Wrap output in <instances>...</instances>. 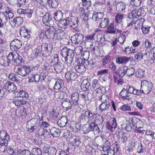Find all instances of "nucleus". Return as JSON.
<instances>
[{
  "mask_svg": "<svg viewBox=\"0 0 155 155\" xmlns=\"http://www.w3.org/2000/svg\"><path fill=\"white\" fill-rule=\"evenodd\" d=\"M78 18L71 16L70 18H67L61 21L58 23V26L60 28L65 29L69 25L75 31H78L79 30L78 28Z\"/></svg>",
  "mask_w": 155,
  "mask_h": 155,
  "instance_id": "1",
  "label": "nucleus"
},
{
  "mask_svg": "<svg viewBox=\"0 0 155 155\" xmlns=\"http://www.w3.org/2000/svg\"><path fill=\"white\" fill-rule=\"evenodd\" d=\"M56 30L53 26L49 25L45 28L42 30L39 35L40 38L46 39L48 38L52 40L54 39L56 35Z\"/></svg>",
  "mask_w": 155,
  "mask_h": 155,
  "instance_id": "2",
  "label": "nucleus"
},
{
  "mask_svg": "<svg viewBox=\"0 0 155 155\" xmlns=\"http://www.w3.org/2000/svg\"><path fill=\"white\" fill-rule=\"evenodd\" d=\"M62 60H64L67 63L70 64L74 57V51L73 50L65 47L62 48L61 51Z\"/></svg>",
  "mask_w": 155,
  "mask_h": 155,
  "instance_id": "3",
  "label": "nucleus"
},
{
  "mask_svg": "<svg viewBox=\"0 0 155 155\" xmlns=\"http://www.w3.org/2000/svg\"><path fill=\"white\" fill-rule=\"evenodd\" d=\"M86 116L89 117V120L92 121L97 125L102 124L104 120V119L102 116L97 114H96L94 112L88 111L86 113Z\"/></svg>",
  "mask_w": 155,
  "mask_h": 155,
  "instance_id": "4",
  "label": "nucleus"
},
{
  "mask_svg": "<svg viewBox=\"0 0 155 155\" xmlns=\"http://www.w3.org/2000/svg\"><path fill=\"white\" fill-rule=\"evenodd\" d=\"M153 87V85L151 82L147 80L142 81L140 91L141 93H148L151 91Z\"/></svg>",
  "mask_w": 155,
  "mask_h": 155,
  "instance_id": "5",
  "label": "nucleus"
},
{
  "mask_svg": "<svg viewBox=\"0 0 155 155\" xmlns=\"http://www.w3.org/2000/svg\"><path fill=\"white\" fill-rule=\"evenodd\" d=\"M144 8L141 7L137 10H132L129 13V16L133 18H138L140 17H143L146 13Z\"/></svg>",
  "mask_w": 155,
  "mask_h": 155,
  "instance_id": "6",
  "label": "nucleus"
},
{
  "mask_svg": "<svg viewBox=\"0 0 155 155\" xmlns=\"http://www.w3.org/2000/svg\"><path fill=\"white\" fill-rule=\"evenodd\" d=\"M117 126L116 118L115 117H113L110 118V122L107 123L106 127L111 132H113L115 130Z\"/></svg>",
  "mask_w": 155,
  "mask_h": 155,
  "instance_id": "7",
  "label": "nucleus"
},
{
  "mask_svg": "<svg viewBox=\"0 0 155 155\" xmlns=\"http://www.w3.org/2000/svg\"><path fill=\"white\" fill-rule=\"evenodd\" d=\"M61 105L65 110L68 111L71 109L73 103L70 99L66 98L61 102Z\"/></svg>",
  "mask_w": 155,
  "mask_h": 155,
  "instance_id": "8",
  "label": "nucleus"
},
{
  "mask_svg": "<svg viewBox=\"0 0 155 155\" xmlns=\"http://www.w3.org/2000/svg\"><path fill=\"white\" fill-rule=\"evenodd\" d=\"M140 51L134 55L135 58L139 61L143 59V56L147 54L146 49L143 47H140Z\"/></svg>",
  "mask_w": 155,
  "mask_h": 155,
  "instance_id": "9",
  "label": "nucleus"
},
{
  "mask_svg": "<svg viewBox=\"0 0 155 155\" xmlns=\"http://www.w3.org/2000/svg\"><path fill=\"white\" fill-rule=\"evenodd\" d=\"M15 57L16 58L14 60V62L16 66L20 67L23 66V68H25V67L28 68L24 65V60L22 58L21 56H19L18 53L16 54Z\"/></svg>",
  "mask_w": 155,
  "mask_h": 155,
  "instance_id": "10",
  "label": "nucleus"
},
{
  "mask_svg": "<svg viewBox=\"0 0 155 155\" xmlns=\"http://www.w3.org/2000/svg\"><path fill=\"white\" fill-rule=\"evenodd\" d=\"M21 45V42L17 39H15L10 43V48L13 51H17L20 48Z\"/></svg>",
  "mask_w": 155,
  "mask_h": 155,
  "instance_id": "11",
  "label": "nucleus"
},
{
  "mask_svg": "<svg viewBox=\"0 0 155 155\" xmlns=\"http://www.w3.org/2000/svg\"><path fill=\"white\" fill-rule=\"evenodd\" d=\"M129 123L137 128H142L143 126L142 121L135 118H131L128 121Z\"/></svg>",
  "mask_w": 155,
  "mask_h": 155,
  "instance_id": "12",
  "label": "nucleus"
},
{
  "mask_svg": "<svg viewBox=\"0 0 155 155\" xmlns=\"http://www.w3.org/2000/svg\"><path fill=\"white\" fill-rule=\"evenodd\" d=\"M84 39L83 35L81 34H75L71 38V41L73 43L76 45L77 44L81 43Z\"/></svg>",
  "mask_w": 155,
  "mask_h": 155,
  "instance_id": "13",
  "label": "nucleus"
},
{
  "mask_svg": "<svg viewBox=\"0 0 155 155\" xmlns=\"http://www.w3.org/2000/svg\"><path fill=\"white\" fill-rule=\"evenodd\" d=\"M128 93L129 94H133L134 95H140L141 93L140 91L136 89H135L133 87L129 85H127L124 86Z\"/></svg>",
  "mask_w": 155,
  "mask_h": 155,
  "instance_id": "14",
  "label": "nucleus"
},
{
  "mask_svg": "<svg viewBox=\"0 0 155 155\" xmlns=\"http://www.w3.org/2000/svg\"><path fill=\"white\" fill-rule=\"evenodd\" d=\"M4 87L8 91L12 92L15 91L16 89V87L14 83H12L10 81H7L5 83Z\"/></svg>",
  "mask_w": 155,
  "mask_h": 155,
  "instance_id": "15",
  "label": "nucleus"
},
{
  "mask_svg": "<svg viewBox=\"0 0 155 155\" xmlns=\"http://www.w3.org/2000/svg\"><path fill=\"white\" fill-rule=\"evenodd\" d=\"M71 101L73 103V106H78L79 105V94L78 92L73 93L71 96Z\"/></svg>",
  "mask_w": 155,
  "mask_h": 155,
  "instance_id": "16",
  "label": "nucleus"
},
{
  "mask_svg": "<svg viewBox=\"0 0 155 155\" xmlns=\"http://www.w3.org/2000/svg\"><path fill=\"white\" fill-rule=\"evenodd\" d=\"M4 15H6L8 18H12L14 16L12 9L7 5H5L2 8Z\"/></svg>",
  "mask_w": 155,
  "mask_h": 155,
  "instance_id": "17",
  "label": "nucleus"
},
{
  "mask_svg": "<svg viewBox=\"0 0 155 155\" xmlns=\"http://www.w3.org/2000/svg\"><path fill=\"white\" fill-rule=\"evenodd\" d=\"M76 63L77 65L78 66V68H80V66L86 68L88 64V61L87 59H85L84 58H79L77 59Z\"/></svg>",
  "mask_w": 155,
  "mask_h": 155,
  "instance_id": "18",
  "label": "nucleus"
},
{
  "mask_svg": "<svg viewBox=\"0 0 155 155\" xmlns=\"http://www.w3.org/2000/svg\"><path fill=\"white\" fill-rule=\"evenodd\" d=\"M15 71L22 76H26L31 71V68H15Z\"/></svg>",
  "mask_w": 155,
  "mask_h": 155,
  "instance_id": "19",
  "label": "nucleus"
},
{
  "mask_svg": "<svg viewBox=\"0 0 155 155\" xmlns=\"http://www.w3.org/2000/svg\"><path fill=\"white\" fill-rule=\"evenodd\" d=\"M0 140L4 141L6 145H8V140L9 139V136L6 131L3 130L0 132Z\"/></svg>",
  "mask_w": 155,
  "mask_h": 155,
  "instance_id": "20",
  "label": "nucleus"
},
{
  "mask_svg": "<svg viewBox=\"0 0 155 155\" xmlns=\"http://www.w3.org/2000/svg\"><path fill=\"white\" fill-rule=\"evenodd\" d=\"M29 33L28 30L25 26H22L20 28V33L21 36L26 38H29L31 37V35L29 34Z\"/></svg>",
  "mask_w": 155,
  "mask_h": 155,
  "instance_id": "21",
  "label": "nucleus"
},
{
  "mask_svg": "<svg viewBox=\"0 0 155 155\" xmlns=\"http://www.w3.org/2000/svg\"><path fill=\"white\" fill-rule=\"evenodd\" d=\"M23 19L21 17L15 18L11 21V24L14 27L19 26L23 22Z\"/></svg>",
  "mask_w": 155,
  "mask_h": 155,
  "instance_id": "22",
  "label": "nucleus"
},
{
  "mask_svg": "<svg viewBox=\"0 0 155 155\" xmlns=\"http://www.w3.org/2000/svg\"><path fill=\"white\" fill-rule=\"evenodd\" d=\"M38 129L39 130L37 131L38 134L41 135V137L42 138L47 139L49 137L50 134L48 131L45 130L43 128L41 127Z\"/></svg>",
  "mask_w": 155,
  "mask_h": 155,
  "instance_id": "23",
  "label": "nucleus"
},
{
  "mask_svg": "<svg viewBox=\"0 0 155 155\" xmlns=\"http://www.w3.org/2000/svg\"><path fill=\"white\" fill-rule=\"evenodd\" d=\"M51 18L50 17V15L48 13L45 14L43 17L42 21L43 23L47 26L51 25Z\"/></svg>",
  "mask_w": 155,
  "mask_h": 155,
  "instance_id": "24",
  "label": "nucleus"
},
{
  "mask_svg": "<svg viewBox=\"0 0 155 155\" xmlns=\"http://www.w3.org/2000/svg\"><path fill=\"white\" fill-rule=\"evenodd\" d=\"M67 118L65 116L61 117L57 122L58 124L60 127H65L67 123Z\"/></svg>",
  "mask_w": 155,
  "mask_h": 155,
  "instance_id": "25",
  "label": "nucleus"
},
{
  "mask_svg": "<svg viewBox=\"0 0 155 155\" xmlns=\"http://www.w3.org/2000/svg\"><path fill=\"white\" fill-rule=\"evenodd\" d=\"M64 82L62 79H57L54 85V89L56 90H60L61 89H62V88L64 87Z\"/></svg>",
  "mask_w": 155,
  "mask_h": 155,
  "instance_id": "26",
  "label": "nucleus"
},
{
  "mask_svg": "<svg viewBox=\"0 0 155 155\" xmlns=\"http://www.w3.org/2000/svg\"><path fill=\"white\" fill-rule=\"evenodd\" d=\"M130 59L125 56L118 57L116 58V63L118 64H125L127 63Z\"/></svg>",
  "mask_w": 155,
  "mask_h": 155,
  "instance_id": "27",
  "label": "nucleus"
},
{
  "mask_svg": "<svg viewBox=\"0 0 155 155\" xmlns=\"http://www.w3.org/2000/svg\"><path fill=\"white\" fill-rule=\"evenodd\" d=\"M87 123H88V125L92 131L95 130L97 132H99V129L98 127L94 122L92 121H89V120H88Z\"/></svg>",
  "mask_w": 155,
  "mask_h": 155,
  "instance_id": "28",
  "label": "nucleus"
},
{
  "mask_svg": "<svg viewBox=\"0 0 155 155\" xmlns=\"http://www.w3.org/2000/svg\"><path fill=\"white\" fill-rule=\"evenodd\" d=\"M90 85V84L88 80L85 79L83 80L81 85V87L82 90L85 91L88 90Z\"/></svg>",
  "mask_w": 155,
  "mask_h": 155,
  "instance_id": "29",
  "label": "nucleus"
},
{
  "mask_svg": "<svg viewBox=\"0 0 155 155\" xmlns=\"http://www.w3.org/2000/svg\"><path fill=\"white\" fill-rule=\"evenodd\" d=\"M110 106L109 102L101 103L99 106V110L101 112L106 111L108 110Z\"/></svg>",
  "mask_w": 155,
  "mask_h": 155,
  "instance_id": "30",
  "label": "nucleus"
},
{
  "mask_svg": "<svg viewBox=\"0 0 155 155\" xmlns=\"http://www.w3.org/2000/svg\"><path fill=\"white\" fill-rule=\"evenodd\" d=\"M51 134L54 137H58L59 136L61 132L60 129L55 127H53L51 130Z\"/></svg>",
  "mask_w": 155,
  "mask_h": 155,
  "instance_id": "31",
  "label": "nucleus"
},
{
  "mask_svg": "<svg viewBox=\"0 0 155 155\" xmlns=\"http://www.w3.org/2000/svg\"><path fill=\"white\" fill-rule=\"evenodd\" d=\"M42 48L46 52L51 53L53 50V47L52 44L50 43L44 44Z\"/></svg>",
  "mask_w": 155,
  "mask_h": 155,
  "instance_id": "32",
  "label": "nucleus"
},
{
  "mask_svg": "<svg viewBox=\"0 0 155 155\" xmlns=\"http://www.w3.org/2000/svg\"><path fill=\"white\" fill-rule=\"evenodd\" d=\"M109 23V20L108 18H104L101 19L100 22L98 27L102 28H105L107 26Z\"/></svg>",
  "mask_w": 155,
  "mask_h": 155,
  "instance_id": "33",
  "label": "nucleus"
},
{
  "mask_svg": "<svg viewBox=\"0 0 155 155\" xmlns=\"http://www.w3.org/2000/svg\"><path fill=\"white\" fill-rule=\"evenodd\" d=\"M67 88L64 87L62 88L61 91H59L58 92L57 97L60 99H63L64 97L66 94Z\"/></svg>",
  "mask_w": 155,
  "mask_h": 155,
  "instance_id": "34",
  "label": "nucleus"
},
{
  "mask_svg": "<svg viewBox=\"0 0 155 155\" xmlns=\"http://www.w3.org/2000/svg\"><path fill=\"white\" fill-rule=\"evenodd\" d=\"M125 51L128 54H130L136 53L137 50V49L132 47H127L125 48Z\"/></svg>",
  "mask_w": 155,
  "mask_h": 155,
  "instance_id": "35",
  "label": "nucleus"
},
{
  "mask_svg": "<svg viewBox=\"0 0 155 155\" xmlns=\"http://www.w3.org/2000/svg\"><path fill=\"white\" fill-rule=\"evenodd\" d=\"M13 103L17 106H19L26 104L28 101L24 99H15L12 101Z\"/></svg>",
  "mask_w": 155,
  "mask_h": 155,
  "instance_id": "36",
  "label": "nucleus"
},
{
  "mask_svg": "<svg viewBox=\"0 0 155 155\" xmlns=\"http://www.w3.org/2000/svg\"><path fill=\"white\" fill-rule=\"evenodd\" d=\"M116 8L117 10L123 12L126 8V4L123 2H120L117 4Z\"/></svg>",
  "mask_w": 155,
  "mask_h": 155,
  "instance_id": "37",
  "label": "nucleus"
},
{
  "mask_svg": "<svg viewBox=\"0 0 155 155\" xmlns=\"http://www.w3.org/2000/svg\"><path fill=\"white\" fill-rule=\"evenodd\" d=\"M145 21L144 19L142 18L137 20L135 23V28L138 29L140 28L141 26H143V23Z\"/></svg>",
  "mask_w": 155,
  "mask_h": 155,
  "instance_id": "38",
  "label": "nucleus"
},
{
  "mask_svg": "<svg viewBox=\"0 0 155 155\" xmlns=\"http://www.w3.org/2000/svg\"><path fill=\"white\" fill-rule=\"evenodd\" d=\"M70 142L76 146H78L80 143L79 137L74 135H73V137L70 140Z\"/></svg>",
  "mask_w": 155,
  "mask_h": 155,
  "instance_id": "39",
  "label": "nucleus"
},
{
  "mask_svg": "<svg viewBox=\"0 0 155 155\" xmlns=\"http://www.w3.org/2000/svg\"><path fill=\"white\" fill-rule=\"evenodd\" d=\"M59 57L58 54H54V56L51 57V58L50 59L49 61L50 63L51 64V67L53 66V64H55L58 61Z\"/></svg>",
  "mask_w": 155,
  "mask_h": 155,
  "instance_id": "40",
  "label": "nucleus"
},
{
  "mask_svg": "<svg viewBox=\"0 0 155 155\" xmlns=\"http://www.w3.org/2000/svg\"><path fill=\"white\" fill-rule=\"evenodd\" d=\"M104 142V144L102 146V147L103 151H106L110 148L111 145L110 142L106 140Z\"/></svg>",
  "mask_w": 155,
  "mask_h": 155,
  "instance_id": "41",
  "label": "nucleus"
},
{
  "mask_svg": "<svg viewBox=\"0 0 155 155\" xmlns=\"http://www.w3.org/2000/svg\"><path fill=\"white\" fill-rule=\"evenodd\" d=\"M120 96L124 99L128 98L130 96L128 93L125 88L124 87L119 94Z\"/></svg>",
  "mask_w": 155,
  "mask_h": 155,
  "instance_id": "42",
  "label": "nucleus"
},
{
  "mask_svg": "<svg viewBox=\"0 0 155 155\" xmlns=\"http://www.w3.org/2000/svg\"><path fill=\"white\" fill-rule=\"evenodd\" d=\"M106 32L108 34H115L116 33V31L115 30L114 26V24L113 23H111L110 24L109 26L107 28V30L106 31Z\"/></svg>",
  "mask_w": 155,
  "mask_h": 155,
  "instance_id": "43",
  "label": "nucleus"
},
{
  "mask_svg": "<svg viewBox=\"0 0 155 155\" xmlns=\"http://www.w3.org/2000/svg\"><path fill=\"white\" fill-rule=\"evenodd\" d=\"M106 138L103 136H97L95 137V141L97 144H101L104 142L106 140Z\"/></svg>",
  "mask_w": 155,
  "mask_h": 155,
  "instance_id": "44",
  "label": "nucleus"
},
{
  "mask_svg": "<svg viewBox=\"0 0 155 155\" xmlns=\"http://www.w3.org/2000/svg\"><path fill=\"white\" fill-rule=\"evenodd\" d=\"M54 18L56 20L59 21L61 20L63 16V13L60 11H58L54 13Z\"/></svg>",
  "mask_w": 155,
  "mask_h": 155,
  "instance_id": "45",
  "label": "nucleus"
},
{
  "mask_svg": "<svg viewBox=\"0 0 155 155\" xmlns=\"http://www.w3.org/2000/svg\"><path fill=\"white\" fill-rule=\"evenodd\" d=\"M64 34L65 32L64 31L61 29H58L56 31V35L57 36L58 39H61Z\"/></svg>",
  "mask_w": 155,
  "mask_h": 155,
  "instance_id": "46",
  "label": "nucleus"
},
{
  "mask_svg": "<svg viewBox=\"0 0 155 155\" xmlns=\"http://www.w3.org/2000/svg\"><path fill=\"white\" fill-rule=\"evenodd\" d=\"M117 68H115V71H117V73L120 76L122 77L125 75L127 71V70L125 68H118L117 70Z\"/></svg>",
  "mask_w": 155,
  "mask_h": 155,
  "instance_id": "47",
  "label": "nucleus"
},
{
  "mask_svg": "<svg viewBox=\"0 0 155 155\" xmlns=\"http://www.w3.org/2000/svg\"><path fill=\"white\" fill-rule=\"evenodd\" d=\"M88 111H91V110H90L87 109L84 111V114H81L79 118L81 122H82L84 123H85L86 122L85 118H87L88 120H89V117L88 116H86V115H85L86 113L88 112Z\"/></svg>",
  "mask_w": 155,
  "mask_h": 155,
  "instance_id": "48",
  "label": "nucleus"
},
{
  "mask_svg": "<svg viewBox=\"0 0 155 155\" xmlns=\"http://www.w3.org/2000/svg\"><path fill=\"white\" fill-rule=\"evenodd\" d=\"M64 137L68 141L70 142V140L73 137V135L71 132L67 130L64 134Z\"/></svg>",
  "mask_w": 155,
  "mask_h": 155,
  "instance_id": "49",
  "label": "nucleus"
},
{
  "mask_svg": "<svg viewBox=\"0 0 155 155\" xmlns=\"http://www.w3.org/2000/svg\"><path fill=\"white\" fill-rule=\"evenodd\" d=\"M143 46L146 48H150L152 47V44L151 42L147 39H145L143 42Z\"/></svg>",
  "mask_w": 155,
  "mask_h": 155,
  "instance_id": "50",
  "label": "nucleus"
},
{
  "mask_svg": "<svg viewBox=\"0 0 155 155\" xmlns=\"http://www.w3.org/2000/svg\"><path fill=\"white\" fill-rule=\"evenodd\" d=\"M37 124V120L35 118H33L29 120L27 122L26 125L36 127Z\"/></svg>",
  "mask_w": 155,
  "mask_h": 155,
  "instance_id": "51",
  "label": "nucleus"
},
{
  "mask_svg": "<svg viewBox=\"0 0 155 155\" xmlns=\"http://www.w3.org/2000/svg\"><path fill=\"white\" fill-rule=\"evenodd\" d=\"M124 18V15L123 14H117L115 16V20L117 23H120Z\"/></svg>",
  "mask_w": 155,
  "mask_h": 155,
  "instance_id": "52",
  "label": "nucleus"
},
{
  "mask_svg": "<svg viewBox=\"0 0 155 155\" xmlns=\"http://www.w3.org/2000/svg\"><path fill=\"white\" fill-rule=\"evenodd\" d=\"M82 129L84 134H88L90 132L92 131L89 125L86 124L83 125Z\"/></svg>",
  "mask_w": 155,
  "mask_h": 155,
  "instance_id": "53",
  "label": "nucleus"
},
{
  "mask_svg": "<svg viewBox=\"0 0 155 155\" xmlns=\"http://www.w3.org/2000/svg\"><path fill=\"white\" fill-rule=\"evenodd\" d=\"M141 2V0H130V5L137 7L139 6Z\"/></svg>",
  "mask_w": 155,
  "mask_h": 155,
  "instance_id": "54",
  "label": "nucleus"
},
{
  "mask_svg": "<svg viewBox=\"0 0 155 155\" xmlns=\"http://www.w3.org/2000/svg\"><path fill=\"white\" fill-rule=\"evenodd\" d=\"M33 13V11L32 10L30 9H25L24 15H25V16L28 18H30L32 16Z\"/></svg>",
  "mask_w": 155,
  "mask_h": 155,
  "instance_id": "55",
  "label": "nucleus"
},
{
  "mask_svg": "<svg viewBox=\"0 0 155 155\" xmlns=\"http://www.w3.org/2000/svg\"><path fill=\"white\" fill-rule=\"evenodd\" d=\"M16 54H18L17 52H11L7 56V59L8 61H12L14 60H15V56L16 55Z\"/></svg>",
  "mask_w": 155,
  "mask_h": 155,
  "instance_id": "56",
  "label": "nucleus"
},
{
  "mask_svg": "<svg viewBox=\"0 0 155 155\" xmlns=\"http://www.w3.org/2000/svg\"><path fill=\"white\" fill-rule=\"evenodd\" d=\"M74 51L77 55L81 54V56H82V54H84L83 51V48L81 46H78L76 47Z\"/></svg>",
  "mask_w": 155,
  "mask_h": 155,
  "instance_id": "57",
  "label": "nucleus"
},
{
  "mask_svg": "<svg viewBox=\"0 0 155 155\" xmlns=\"http://www.w3.org/2000/svg\"><path fill=\"white\" fill-rule=\"evenodd\" d=\"M150 27L148 25H144L142 27L141 30L143 33L146 35L149 33L150 31Z\"/></svg>",
  "mask_w": 155,
  "mask_h": 155,
  "instance_id": "58",
  "label": "nucleus"
},
{
  "mask_svg": "<svg viewBox=\"0 0 155 155\" xmlns=\"http://www.w3.org/2000/svg\"><path fill=\"white\" fill-rule=\"evenodd\" d=\"M99 100L101 101V103L109 102L108 96L105 94L102 95L100 97Z\"/></svg>",
  "mask_w": 155,
  "mask_h": 155,
  "instance_id": "59",
  "label": "nucleus"
},
{
  "mask_svg": "<svg viewBox=\"0 0 155 155\" xmlns=\"http://www.w3.org/2000/svg\"><path fill=\"white\" fill-rule=\"evenodd\" d=\"M7 145H6L5 143L2 140H0V152H5L6 149L5 146H7Z\"/></svg>",
  "mask_w": 155,
  "mask_h": 155,
  "instance_id": "60",
  "label": "nucleus"
},
{
  "mask_svg": "<svg viewBox=\"0 0 155 155\" xmlns=\"http://www.w3.org/2000/svg\"><path fill=\"white\" fill-rule=\"evenodd\" d=\"M32 153L33 155H39L41 154V151L38 148H34L32 149Z\"/></svg>",
  "mask_w": 155,
  "mask_h": 155,
  "instance_id": "61",
  "label": "nucleus"
},
{
  "mask_svg": "<svg viewBox=\"0 0 155 155\" xmlns=\"http://www.w3.org/2000/svg\"><path fill=\"white\" fill-rule=\"evenodd\" d=\"M105 89L101 86L98 87L95 90L96 93L98 94L104 93L105 92Z\"/></svg>",
  "mask_w": 155,
  "mask_h": 155,
  "instance_id": "62",
  "label": "nucleus"
},
{
  "mask_svg": "<svg viewBox=\"0 0 155 155\" xmlns=\"http://www.w3.org/2000/svg\"><path fill=\"white\" fill-rule=\"evenodd\" d=\"M40 76L39 74H36L33 75L31 77V79L32 80V81H38L40 78Z\"/></svg>",
  "mask_w": 155,
  "mask_h": 155,
  "instance_id": "63",
  "label": "nucleus"
},
{
  "mask_svg": "<svg viewBox=\"0 0 155 155\" xmlns=\"http://www.w3.org/2000/svg\"><path fill=\"white\" fill-rule=\"evenodd\" d=\"M8 78L10 80L12 81H15L18 82L19 80L17 79L16 76L14 74H10L8 77Z\"/></svg>",
  "mask_w": 155,
  "mask_h": 155,
  "instance_id": "64",
  "label": "nucleus"
}]
</instances>
